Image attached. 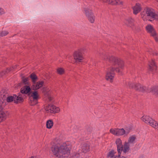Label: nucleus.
I'll return each instance as SVG.
<instances>
[{
  "label": "nucleus",
  "instance_id": "393cba45",
  "mask_svg": "<svg viewBox=\"0 0 158 158\" xmlns=\"http://www.w3.org/2000/svg\"><path fill=\"white\" fill-rule=\"evenodd\" d=\"M53 122L51 120H48L46 123L47 127L48 128H51L53 125Z\"/></svg>",
  "mask_w": 158,
  "mask_h": 158
},
{
  "label": "nucleus",
  "instance_id": "2f4dec72",
  "mask_svg": "<svg viewBox=\"0 0 158 158\" xmlns=\"http://www.w3.org/2000/svg\"><path fill=\"white\" fill-rule=\"evenodd\" d=\"M4 10L2 8L0 7V15H2L4 14Z\"/></svg>",
  "mask_w": 158,
  "mask_h": 158
},
{
  "label": "nucleus",
  "instance_id": "473e14b6",
  "mask_svg": "<svg viewBox=\"0 0 158 158\" xmlns=\"http://www.w3.org/2000/svg\"><path fill=\"white\" fill-rule=\"evenodd\" d=\"M23 82L25 84H26L27 81H28V79L27 78H24L23 80Z\"/></svg>",
  "mask_w": 158,
  "mask_h": 158
},
{
  "label": "nucleus",
  "instance_id": "aec40b11",
  "mask_svg": "<svg viewBox=\"0 0 158 158\" xmlns=\"http://www.w3.org/2000/svg\"><path fill=\"white\" fill-rule=\"evenodd\" d=\"M43 92L45 96L48 97L50 101L51 100V98L50 95V91L48 89L44 88L43 89Z\"/></svg>",
  "mask_w": 158,
  "mask_h": 158
},
{
  "label": "nucleus",
  "instance_id": "f03ea898",
  "mask_svg": "<svg viewBox=\"0 0 158 158\" xmlns=\"http://www.w3.org/2000/svg\"><path fill=\"white\" fill-rule=\"evenodd\" d=\"M130 88H133L136 90L141 92L146 91V92H152L154 94L158 95V86H153L149 89L146 87L141 85L140 84H135L131 82H128L126 83Z\"/></svg>",
  "mask_w": 158,
  "mask_h": 158
},
{
  "label": "nucleus",
  "instance_id": "0eeeda50",
  "mask_svg": "<svg viewBox=\"0 0 158 158\" xmlns=\"http://www.w3.org/2000/svg\"><path fill=\"white\" fill-rule=\"evenodd\" d=\"M21 93H18V95L14 94L13 96H8L6 98V100L8 102H11L14 101L15 103L18 102H23V99L20 95Z\"/></svg>",
  "mask_w": 158,
  "mask_h": 158
},
{
  "label": "nucleus",
  "instance_id": "4be33fe9",
  "mask_svg": "<svg viewBox=\"0 0 158 158\" xmlns=\"http://www.w3.org/2000/svg\"><path fill=\"white\" fill-rule=\"evenodd\" d=\"M81 148L83 152L86 153L89 150V146L88 144L84 143L82 146Z\"/></svg>",
  "mask_w": 158,
  "mask_h": 158
},
{
  "label": "nucleus",
  "instance_id": "f3484780",
  "mask_svg": "<svg viewBox=\"0 0 158 158\" xmlns=\"http://www.w3.org/2000/svg\"><path fill=\"white\" fill-rule=\"evenodd\" d=\"M149 67L150 70L152 71H153L156 69V66L154 61L152 60L149 62Z\"/></svg>",
  "mask_w": 158,
  "mask_h": 158
},
{
  "label": "nucleus",
  "instance_id": "20e7f679",
  "mask_svg": "<svg viewBox=\"0 0 158 158\" xmlns=\"http://www.w3.org/2000/svg\"><path fill=\"white\" fill-rule=\"evenodd\" d=\"M141 119L145 123L158 130V123L149 116L144 115Z\"/></svg>",
  "mask_w": 158,
  "mask_h": 158
},
{
  "label": "nucleus",
  "instance_id": "1a4fd4ad",
  "mask_svg": "<svg viewBox=\"0 0 158 158\" xmlns=\"http://www.w3.org/2000/svg\"><path fill=\"white\" fill-rule=\"evenodd\" d=\"M84 10L86 16L90 22L93 23L95 20V16L92 13L91 10L88 8H85Z\"/></svg>",
  "mask_w": 158,
  "mask_h": 158
},
{
  "label": "nucleus",
  "instance_id": "412c9836",
  "mask_svg": "<svg viewBox=\"0 0 158 158\" xmlns=\"http://www.w3.org/2000/svg\"><path fill=\"white\" fill-rule=\"evenodd\" d=\"M1 97L3 99H5L8 96V94L4 89H2L0 92Z\"/></svg>",
  "mask_w": 158,
  "mask_h": 158
},
{
  "label": "nucleus",
  "instance_id": "9b49d317",
  "mask_svg": "<svg viewBox=\"0 0 158 158\" xmlns=\"http://www.w3.org/2000/svg\"><path fill=\"white\" fill-rule=\"evenodd\" d=\"M115 143L117 145V151L118 154H121L122 152H123V154L124 155L123 150L124 148V144L123 145L122 143V140L120 139H117L115 141Z\"/></svg>",
  "mask_w": 158,
  "mask_h": 158
},
{
  "label": "nucleus",
  "instance_id": "cd10ccee",
  "mask_svg": "<svg viewBox=\"0 0 158 158\" xmlns=\"http://www.w3.org/2000/svg\"><path fill=\"white\" fill-rule=\"evenodd\" d=\"M57 73L60 74H62L64 72V69L62 68H59L57 69Z\"/></svg>",
  "mask_w": 158,
  "mask_h": 158
},
{
  "label": "nucleus",
  "instance_id": "f8f14e48",
  "mask_svg": "<svg viewBox=\"0 0 158 158\" xmlns=\"http://www.w3.org/2000/svg\"><path fill=\"white\" fill-rule=\"evenodd\" d=\"M103 2L112 5H120L123 4V2L119 0H102Z\"/></svg>",
  "mask_w": 158,
  "mask_h": 158
},
{
  "label": "nucleus",
  "instance_id": "423d86ee",
  "mask_svg": "<svg viewBox=\"0 0 158 158\" xmlns=\"http://www.w3.org/2000/svg\"><path fill=\"white\" fill-rule=\"evenodd\" d=\"M85 48H83L75 51L73 54L74 59L77 62H81L83 59L82 54L85 51Z\"/></svg>",
  "mask_w": 158,
  "mask_h": 158
},
{
  "label": "nucleus",
  "instance_id": "7ed1b4c3",
  "mask_svg": "<svg viewBox=\"0 0 158 158\" xmlns=\"http://www.w3.org/2000/svg\"><path fill=\"white\" fill-rule=\"evenodd\" d=\"M141 17L144 20L145 19H149L152 21L154 19L158 20V14H155L154 10L151 8H146L142 13Z\"/></svg>",
  "mask_w": 158,
  "mask_h": 158
},
{
  "label": "nucleus",
  "instance_id": "a211bd4d",
  "mask_svg": "<svg viewBox=\"0 0 158 158\" xmlns=\"http://www.w3.org/2000/svg\"><path fill=\"white\" fill-rule=\"evenodd\" d=\"M17 65H15L13 66L11 68H7L6 70L2 71V73H0V77H2L5 75L6 73H8L10 71H12L13 69H16L17 68Z\"/></svg>",
  "mask_w": 158,
  "mask_h": 158
},
{
  "label": "nucleus",
  "instance_id": "a878e982",
  "mask_svg": "<svg viewBox=\"0 0 158 158\" xmlns=\"http://www.w3.org/2000/svg\"><path fill=\"white\" fill-rule=\"evenodd\" d=\"M30 78L32 80V82H34L37 80L38 77L34 73H32L30 76Z\"/></svg>",
  "mask_w": 158,
  "mask_h": 158
},
{
  "label": "nucleus",
  "instance_id": "6e6552de",
  "mask_svg": "<svg viewBox=\"0 0 158 158\" xmlns=\"http://www.w3.org/2000/svg\"><path fill=\"white\" fill-rule=\"evenodd\" d=\"M39 97L37 91L33 92L29 98L30 103L31 106H34L38 103Z\"/></svg>",
  "mask_w": 158,
  "mask_h": 158
},
{
  "label": "nucleus",
  "instance_id": "4468645a",
  "mask_svg": "<svg viewBox=\"0 0 158 158\" xmlns=\"http://www.w3.org/2000/svg\"><path fill=\"white\" fill-rule=\"evenodd\" d=\"M31 89L30 86L25 85L22 87L21 89V92L19 93H21L20 94L21 96V97L23 98V94H27L29 93L31 91Z\"/></svg>",
  "mask_w": 158,
  "mask_h": 158
},
{
  "label": "nucleus",
  "instance_id": "c756f323",
  "mask_svg": "<svg viewBox=\"0 0 158 158\" xmlns=\"http://www.w3.org/2000/svg\"><path fill=\"white\" fill-rule=\"evenodd\" d=\"M8 33V32L7 31H3L0 34V36H5Z\"/></svg>",
  "mask_w": 158,
  "mask_h": 158
},
{
  "label": "nucleus",
  "instance_id": "ddd939ff",
  "mask_svg": "<svg viewBox=\"0 0 158 158\" xmlns=\"http://www.w3.org/2000/svg\"><path fill=\"white\" fill-rule=\"evenodd\" d=\"M32 83L31 88L33 90H36L42 87L44 85V82L42 81L37 82L35 81L34 82H32Z\"/></svg>",
  "mask_w": 158,
  "mask_h": 158
},
{
  "label": "nucleus",
  "instance_id": "f704fd0d",
  "mask_svg": "<svg viewBox=\"0 0 158 158\" xmlns=\"http://www.w3.org/2000/svg\"><path fill=\"white\" fill-rule=\"evenodd\" d=\"M158 2V0H156Z\"/></svg>",
  "mask_w": 158,
  "mask_h": 158
},
{
  "label": "nucleus",
  "instance_id": "c9c22d12",
  "mask_svg": "<svg viewBox=\"0 0 158 158\" xmlns=\"http://www.w3.org/2000/svg\"><path fill=\"white\" fill-rule=\"evenodd\" d=\"M157 55H158V53L156 54Z\"/></svg>",
  "mask_w": 158,
  "mask_h": 158
},
{
  "label": "nucleus",
  "instance_id": "f257e3e1",
  "mask_svg": "<svg viewBox=\"0 0 158 158\" xmlns=\"http://www.w3.org/2000/svg\"><path fill=\"white\" fill-rule=\"evenodd\" d=\"M100 55L102 59L108 60L114 65V67H110L108 69L106 75V79L111 81L113 78L115 71L121 74V70L124 67V62L120 59L113 56L110 57L108 55L105 53H100Z\"/></svg>",
  "mask_w": 158,
  "mask_h": 158
},
{
  "label": "nucleus",
  "instance_id": "c85d7f7f",
  "mask_svg": "<svg viewBox=\"0 0 158 158\" xmlns=\"http://www.w3.org/2000/svg\"><path fill=\"white\" fill-rule=\"evenodd\" d=\"M117 129H111L110 130V132L113 135H117Z\"/></svg>",
  "mask_w": 158,
  "mask_h": 158
},
{
  "label": "nucleus",
  "instance_id": "72a5a7b5",
  "mask_svg": "<svg viewBox=\"0 0 158 158\" xmlns=\"http://www.w3.org/2000/svg\"><path fill=\"white\" fill-rule=\"evenodd\" d=\"M154 38L156 42H158V37L156 36V35L155 36H152Z\"/></svg>",
  "mask_w": 158,
  "mask_h": 158
},
{
  "label": "nucleus",
  "instance_id": "5701e85b",
  "mask_svg": "<svg viewBox=\"0 0 158 158\" xmlns=\"http://www.w3.org/2000/svg\"><path fill=\"white\" fill-rule=\"evenodd\" d=\"M134 20L131 18H129L126 20V24L129 26L131 27L133 25Z\"/></svg>",
  "mask_w": 158,
  "mask_h": 158
},
{
  "label": "nucleus",
  "instance_id": "7c9ffc66",
  "mask_svg": "<svg viewBox=\"0 0 158 158\" xmlns=\"http://www.w3.org/2000/svg\"><path fill=\"white\" fill-rule=\"evenodd\" d=\"M121 154H118V156H117L115 157V158H127V157L124 156H120Z\"/></svg>",
  "mask_w": 158,
  "mask_h": 158
},
{
  "label": "nucleus",
  "instance_id": "bb28decb",
  "mask_svg": "<svg viewBox=\"0 0 158 158\" xmlns=\"http://www.w3.org/2000/svg\"><path fill=\"white\" fill-rule=\"evenodd\" d=\"M114 150H111L110 151L107 155L108 157H110L111 158L113 157L114 156Z\"/></svg>",
  "mask_w": 158,
  "mask_h": 158
},
{
  "label": "nucleus",
  "instance_id": "dca6fc26",
  "mask_svg": "<svg viewBox=\"0 0 158 158\" xmlns=\"http://www.w3.org/2000/svg\"><path fill=\"white\" fill-rule=\"evenodd\" d=\"M146 29L147 32L150 34L152 36H155L156 35L155 31L153 27L151 25H148L146 26Z\"/></svg>",
  "mask_w": 158,
  "mask_h": 158
},
{
  "label": "nucleus",
  "instance_id": "b1692460",
  "mask_svg": "<svg viewBox=\"0 0 158 158\" xmlns=\"http://www.w3.org/2000/svg\"><path fill=\"white\" fill-rule=\"evenodd\" d=\"M125 131L123 128L117 129V135H121L125 134Z\"/></svg>",
  "mask_w": 158,
  "mask_h": 158
},
{
  "label": "nucleus",
  "instance_id": "39448f33",
  "mask_svg": "<svg viewBox=\"0 0 158 158\" xmlns=\"http://www.w3.org/2000/svg\"><path fill=\"white\" fill-rule=\"evenodd\" d=\"M136 137L132 135L130 137L127 142H125L124 144V154H126L130 150V147L133 146L135 142Z\"/></svg>",
  "mask_w": 158,
  "mask_h": 158
},
{
  "label": "nucleus",
  "instance_id": "6ab92c4d",
  "mask_svg": "<svg viewBox=\"0 0 158 158\" xmlns=\"http://www.w3.org/2000/svg\"><path fill=\"white\" fill-rule=\"evenodd\" d=\"M2 109V103L1 102H0V120L1 121H2L4 119L6 116V114L4 112L1 111Z\"/></svg>",
  "mask_w": 158,
  "mask_h": 158
},
{
  "label": "nucleus",
  "instance_id": "2eb2a0df",
  "mask_svg": "<svg viewBox=\"0 0 158 158\" xmlns=\"http://www.w3.org/2000/svg\"><path fill=\"white\" fill-rule=\"evenodd\" d=\"M133 10V13L135 15H137L141 10V7L140 4L136 3L135 6L132 7Z\"/></svg>",
  "mask_w": 158,
  "mask_h": 158
},
{
  "label": "nucleus",
  "instance_id": "9d476101",
  "mask_svg": "<svg viewBox=\"0 0 158 158\" xmlns=\"http://www.w3.org/2000/svg\"><path fill=\"white\" fill-rule=\"evenodd\" d=\"M45 110L47 113H55L58 112L60 109L59 107H56L53 105L50 104L45 107Z\"/></svg>",
  "mask_w": 158,
  "mask_h": 158
}]
</instances>
